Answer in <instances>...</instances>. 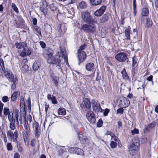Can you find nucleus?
Instances as JSON below:
<instances>
[{
  "label": "nucleus",
  "instance_id": "1",
  "mask_svg": "<svg viewBox=\"0 0 158 158\" xmlns=\"http://www.w3.org/2000/svg\"><path fill=\"white\" fill-rule=\"evenodd\" d=\"M64 59V61L67 60V57L65 50L60 48V51L57 52V55L51 57H48V63L50 64L57 65L58 69L60 67L59 64L61 61Z\"/></svg>",
  "mask_w": 158,
  "mask_h": 158
},
{
  "label": "nucleus",
  "instance_id": "2",
  "mask_svg": "<svg viewBox=\"0 0 158 158\" xmlns=\"http://www.w3.org/2000/svg\"><path fill=\"white\" fill-rule=\"evenodd\" d=\"M22 110H20V113L17 109H15L14 112L15 117L16 119L17 124L19 126V124H21L22 123L23 119H25L26 112L25 108L23 109Z\"/></svg>",
  "mask_w": 158,
  "mask_h": 158
},
{
  "label": "nucleus",
  "instance_id": "3",
  "mask_svg": "<svg viewBox=\"0 0 158 158\" xmlns=\"http://www.w3.org/2000/svg\"><path fill=\"white\" fill-rule=\"evenodd\" d=\"M95 23H90L83 25L82 30L85 33H94L96 32V26L94 24Z\"/></svg>",
  "mask_w": 158,
  "mask_h": 158
},
{
  "label": "nucleus",
  "instance_id": "4",
  "mask_svg": "<svg viewBox=\"0 0 158 158\" xmlns=\"http://www.w3.org/2000/svg\"><path fill=\"white\" fill-rule=\"evenodd\" d=\"M82 18L85 23L91 22L93 23H97V21L94 20H92L91 17L90 13L87 11L85 10L81 13Z\"/></svg>",
  "mask_w": 158,
  "mask_h": 158
},
{
  "label": "nucleus",
  "instance_id": "5",
  "mask_svg": "<svg viewBox=\"0 0 158 158\" xmlns=\"http://www.w3.org/2000/svg\"><path fill=\"white\" fill-rule=\"evenodd\" d=\"M115 58L119 62H123L126 61L128 62L129 60L127 58V54L123 52H121L115 56Z\"/></svg>",
  "mask_w": 158,
  "mask_h": 158
},
{
  "label": "nucleus",
  "instance_id": "6",
  "mask_svg": "<svg viewBox=\"0 0 158 158\" xmlns=\"http://www.w3.org/2000/svg\"><path fill=\"white\" fill-rule=\"evenodd\" d=\"M5 76L8 79L10 82H13V84L11 85V89H15L16 85L18 83L17 78L13 75L11 72H10L8 74L6 75Z\"/></svg>",
  "mask_w": 158,
  "mask_h": 158
},
{
  "label": "nucleus",
  "instance_id": "7",
  "mask_svg": "<svg viewBox=\"0 0 158 158\" xmlns=\"http://www.w3.org/2000/svg\"><path fill=\"white\" fill-rule=\"evenodd\" d=\"M7 134L8 139L13 140L14 142H17V138L19 135L17 131L16 130L13 133L11 130H10L7 131Z\"/></svg>",
  "mask_w": 158,
  "mask_h": 158
},
{
  "label": "nucleus",
  "instance_id": "8",
  "mask_svg": "<svg viewBox=\"0 0 158 158\" xmlns=\"http://www.w3.org/2000/svg\"><path fill=\"white\" fill-rule=\"evenodd\" d=\"M140 144L139 142H136L135 144L131 145L129 148V152L130 155L134 156L136 154Z\"/></svg>",
  "mask_w": 158,
  "mask_h": 158
},
{
  "label": "nucleus",
  "instance_id": "9",
  "mask_svg": "<svg viewBox=\"0 0 158 158\" xmlns=\"http://www.w3.org/2000/svg\"><path fill=\"white\" fill-rule=\"evenodd\" d=\"M80 106L83 110H86V108L90 109L91 107V105L90 101L87 98H84L83 103L81 104Z\"/></svg>",
  "mask_w": 158,
  "mask_h": 158
},
{
  "label": "nucleus",
  "instance_id": "10",
  "mask_svg": "<svg viewBox=\"0 0 158 158\" xmlns=\"http://www.w3.org/2000/svg\"><path fill=\"white\" fill-rule=\"evenodd\" d=\"M86 117L91 123L93 124L95 123L96 121L95 115L92 111H88L86 114Z\"/></svg>",
  "mask_w": 158,
  "mask_h": 158
},
{
  "label": "nucleus",
  "instance_id": "11",
  "mask_svg": "<svg viewBox=\"0 0 158 158\" xmlns=\"http://www.w3.org/2000/svg\"><path fill=\"white\" fill-rule=\"evenodd\" d=\"M25 132L23 133V135L24 141L25 142H26V140H27V134L29 133L30 130V127L29 126L28 122L27 121H25V123L24 124Z\"/></svg>",
  "mask_w": 158,
  "mask_h": 158
},
{
  "label": "nucleus",
  "instance_id": "12",
  "mask_svg": "<svg viewBox=\"0 0 158 158\" xmlns=\"http://www.w3.org/2000/svg\"><path fill=\"white\" fill-rule=\"evenodd\" d=\"M129 104L130 101L127 98L122 97L120 98L119 105L120 107L126 108L129 106Z\"/></svg>",
  "mask_w": 158,
  "mask_h": 158
},
{
  "label": "nucleus",
  "instance_id": "13",
  "mask_svg": "<svg viewBox=\"0 0 158 158\" xmlns=\"http://www.w3.org/2000/svg\"><path fill=\"white\" fill-rule=\"evenodd\" d=\"M78 57L79 61V65L80 63L84 61L86 59V54L85 52H77Z\"/></svg>",
  "mask_w": 158,
  "mask_h": 158
},
{
  "label": "nucleus",
  "instance_id": "14",
  "mask_svg": "<svg viewBox=\"0 0 158 158\" xmlns=\"http://www.w3.org/2000/svg\"><path fill=\"white\" fill-rule=\"evenodd\" d=\"M31 53V51L27 47H26L23 49L19 55L21 57H23L26 56L27 55L29 56Z\"/></svg>",
  "mask_w": 158,
  "mask_h": 158
},
{
  "label": "nucleus",
  "instance_id": "15",
  "mask_svg": "<svg viewBox=\"0 0 158 158\" xmlns=\"http://www.w3.org/2000/svg\"><path fill=\"white\" fill-rule=\"evenodd\" d=\"M57 30L60 34H64L66 30L65 24L64 23L59 24L57 26Z\"/></svg>",
  "mask_w": 158,
  "mask_h": 158
},
{
  "label": "nucleus",
  "instance_id": "16",
  "mask_svg": "<svg viewBox=\"0 0 158 158\" xmlns=\"http://www.w3.org/2000/svg\"><path fill=\"white\" fill-rule=\"evenodd\" d=\"M106 7L105 6H102L100 8L97 10L95 13L94 15L97 16H101L104 12Z\"/></svg>",
  "mask_w": 158,
  "mask_h": 158
},
{
  "label": "nucleus",
  "instance_id": "17",
  "mask_svg": "<svg viewBox=\"0 0 158 158\" xmlns=\"http://www.w3.org/2000/svg\"><path fill=\"white\" fill-rule=\"evenodd\" d=\"M78 137L79 140L82 143H85L88 141V139L84 134L79 133Z\"/></svg>",
  "mask_w": 158,
  "mask_h": 158
},
{
  "label": "nucleus",
  "instance_id": "18",
  "mask_svg": "<svg viewBox=\"0 0 158 158\" xmlns=\"http://www.w3.org/2000/svg\"><path fill=\"white\" fill-rule=\"evenodd\" d=\"M0 65L2 67V71L5 74V76L10 73V71L8 70L7 69H5L4 61L2 59H0Z\"/></svg>",
  "mask_w": 158,
  "mask_h": 158
},
{
  "label": "nucleus",
  "instance_id": "19",
  "mask_svg": "<svg viewBox=\"0 0 158 158\" xmlns=\"http://www.w3.org/2000/svg\"><path fill=\"white\" fill-rule=\"evenodd\" d=\"M15 23L18 28H20L24 25V22L22 18L19 17L17 21H16Z\"/></svg>",
  "mask_w": 158,
  "mask_h": 158
},
{
  "label": "nucleus",
  "instance_id": "20",
  "mask_svg": "<svg viewBox=\"0 0 158 158\" xmlns=\"http://www.w3.org/2000/svg\"><path fill=\"white\" fill-rule=\"evenodd\" d=\"M47 98L49 100H51L53 104H56L57 103L56 97L53 95L48 94L47 95Z\"/></svg>",
  "mask_w": 158,
  "mask_h": 158
},
{
  "label": "nucleus",
  "instance_id": "21",
  "mask_svg": "<svg viewBox=\"0 0 158 158\" xmlns=\"http://www.w3.org/2000/svg\"><path fill=\"white\" fill-rule=\"evenodd\" d=\"M35 129V137L37 138H38L40 135V129L39 126V124L37 123H36Z\"/></svg>",
  "mask_w": 158,
  "mask_h": 158
},
{
  "label": "nucleus",
  "instance_id": "22",
  "mask_svg": "<svg viewBox=\"0 0 158 158\" xmlns=\"http://www.w3.org/2000/svg\"><path fill=\"white\" fill-rule=\"evenodd\" d=\"M110 15L109 13H106L103 16L100 20V22L101 23H104L107 22L109 19Z\"/></svg>",
  "mask_w": 158,
  "mask_h": 158
},
{
  "label": "nucleus",
  "instance_id": "23",
  "mask_svg": "<svg viewBox=\"0 0 158 158\" xmlns=\"http://www.w3.org/2000/svg\"><path fill=\"white\" fill-rule=\"evenodd\" d=\"M27 44L25 42L16 43H15V46L19 49L24 48L27 47Z\"/></svg>",
  "mask_w": 158,
  "mask_h": 158
},
{
  "label": "nucleus",
  "instance_id": "24",
  "mask_svg": "<svg viewBox=\"0 0 158 158\" xmlns=\"http://www.w3.org/2000/svg\"><path fill=\"white\" fill-rule=\"evenodd\" d=\"M93 108L94 111L95 112H100L102 111V109L101 108L99 104L97 103L96 105L93 106Z\"/></svg>",
  "mask_w": 158,
  "mask_h": 158
},
{
  "label": "nucleus",
  "instance_id": "25",
  "mask_svg": "<svg viewBox=\"0 0 158 158\" xmlns=\"http://www.w3.org/2000/svg\"><path fill=\"white\" fill-rule=\"evenodd\" d=\"M94 66L93 63H89L86 65L85 67L87 70L91 71L93 69Z\"/></svg>",
  "mask_w": 158,
  "mask_h": 158
},
{
  "label": "nucleus",
  "instance_id": "26",
  "mask_svg": "<svg viewBox=\"0 0 158 158\" xmlns=\"http://www.w3.org/2000/svg\"><path fill=\"white\" fill-rule=\"evenodd\" d=\"M42 4L43 6V7L42 6L40 9L42 12L44 13H45V12L46 11V8L48 6V4L45 1H42Z\"/></svg>",
  "mask_w": 158,
  "mask_h": 158
},
{
  "label": "nucleus",
  "instance_id": "27",
  "mask_svg": "<svg viewBox=\"0 0 158 158\" xmlns=\"http://www.w3.org/2000/svg\"><path fill=\"white\" fill-rule=\"evenodd\" d=\"M156 124V122L155 121H153L147 126L145 129L147 131H149L152 128L155 127Z\"/></svg>",
  "mask_w": 158,
  "mask_h": 158
},
{
  "label": "nucleus",
  "instance_id": "28",
  "mask_svg": "<svg viewBox=\"0 0 158 158\" xmlns=\"http://www.w3.org/2000/svg\"><path fill=\"white\" fill-rule=\"evenodd\" d=\"M45 27L44 30L45 32L46 33L50 34L52 32V28L51 26L50 25L47 24L45 26Z\"/></svg>",
  "mask_w": 158,
  "mask_h": 158
},
{
  "label": "nucleus",
  "instance_id": "29",
  "mask_svg": "<svg viewBox=\"0 0 158 158\" xmlns=\"http://www.w3.org/2000/svg\"><path fill=\"white\" fill-rule=\"evenodd\" d=\"M73 149L76 152L78 155H83V151L81 149L77 148H73L71 149Z\"/></svg>",
  "mask_w": 158,
  "mask_h": 158
},
{
  "label": "nucleus",
  "instance_id": "30",
  "mask_svg": "<svg viewBox=\"0 0 158 158\" xmlns=\"http://www.w3.org/2000/svg\"><path fill=\"white\" fill-rule=\"evenodd\" d=\"M92 5L94 6L98 5L100 4L102 0H89Z\"/></svg>",
  "mask_w": 158,
  "mask_h": 158
},
{
  "label": "nucleus",
  "instance_id": "31",
  "mask_svg": "<svg viewBox=\"0 0 158 158\" xmlns=\"http://www.w3.org/2000/svg\"><path fill=\"white\" fill-rule=\"evenodd\" d=\"M146 27L148 28H151L152 24V20L149 18H146Z\"/></svg>",
  "mask_w": 158,
  "mask_h": 158
},
{
  "label": "nucleus",
  "instance_id": "32",
  "mask_svg": "<svg viewBox=\"0 0 158 158\" xmlns=\"http://www.w3.org/2000/svg\"><path fill=\"white\" fill-rule=\"evenodd\" d=\"M121 73L124 79L127 80L129 78V77L126 72V70L124 68L121 72Z\"/></svg>",
  "mask_w": 158,
  "mask_h": 158
},
{
  "label": "nucleus",
  "instance_id": "33",
  "mask_svg": "<svg viewBox=\"0 0 158 158\" xmlns=\"http://www.w3.org/2000/svg\"><path fill=\"white\" fill-rule=\"evenodd\" d=\"M125 37L128 40H130V30L129 28L126 29L125 31Z\"/></svg>",
  "mask_w": 158,
  "mask_h": 158
},
{
  "label": "nucleus",
  "instance_id": "34",
  "mask_svg": "<svg viewBox=\"0 0 158 158\" xmlns=\"http://www.w3.org/2000/svg\"><path fill=\"white\" fill-rule=\"evenodd\" d=\"M50 76L52 79V81H54L56 86L57 87L58 85V78L56 76L53 77L52 75H50Z\"/></svg>",
  "mask_w": 158,
  "mask_h": 158
},
{
  "label": "nucleus",
  "instance_id": "35",
  "mask_svg": "<svg viewBox=\"0 0 158 158\" xmlns=\"http://www.w3.org/2000/svg\"><path fill=\"white\" fill-rule=\"evenodd\" d=\"M148 13V8H144L143 9L142 13V15L143 16H147Z\"/></svg>",
  "mask_w": 158,
  "mask_h": 158
},
{
  "label": "nucleus",
  "instance_id": "36",
  "mask_svg": "<svg viewBox=\"0 0 158 158\" xmlns=\"http://www.w3.org/2000/svg\"><path fill=\"white\" fill-rule=\"evenodd\" d=\"M133 13L134 16L136 15V0H133Z\"/></svg>",
  "mask_w": 158,
  "mask_h": 158
},
{
  "label": "nucleus",
  "instance_id": "37",
  "mask_svg": "<svg viewBox=\"0 0 158 158\" xmlns=\"http://www.w3.org/2000/svg\"><path fill=\"white\" fill-rule=\"evenodd\" d=\"M40 65L39 63L35 62L33 64L32 68L35 71L38 70L39 68Z\"/></svg>",
  "mask_w": 158,
  "mask_h": 158
},
{
  "label": "nucleus",
  "instance_id": "38",
  "mask_svg": "<svg viewBox=\"0 0 158 158\" xmlns=\"http://www.w3.org/2000/svg\"><path fill=\"white\" fill-rule=\"evenodd\" d=\"M18 95V92H15L13 93L11 97V100L12 102H14L17 99Z\"/></svg>",
  "mask_w": 158,
  "mask_h": 158
},
{
  "label": "nucleus",
  "instance_id": "39",
  "mask_svg": "<svg viewBox=\"0 0 158 158\" xmlns=\"http://www.w3.org/2000/svg\"><path fill=\"white\" fill-rule=\"evenodd\" d=\"M58 113L59 115H64L66 114V111L64 108H60L58 110Z\"/></svg>",
  "mask_w": 158,
  "mask_h": 158
},
{
  "label": "nucleus",
  "instance_id": "40",
  "mask_svg": "<svg viewBox=\"0 0 158 158\" xmlns=\"http://www.w3.org/2000/svg\"><path fill=\"white\" fill-rule=\"evenodd\" d=\"M87 4L85 2H81L79 3V7L81 9H85L87 7Z\"/></svg>",
  "mask_w": 158,
  "mask_h": 158
},
{
  "label": "nucleus",
  "instance_id": "41",
  "mask_svg": "<svg viewBox=\"0 0 158 158\" xmlns=\"http://www.w3.org/2000/svg\"><path fill=\"white\" fill-rule=\"evenodd\" d=\"M53 54V51L51 49L48 48L47 50V52L46 53V55L48 57H51L52 56Z\"/></svg>",
  "mask_w": 158,
  "mask_h": 158
},
{
  "label": "nucleus",
  "instance_id": "42",
  "mask_svg": "<svg viewBox=\"0 0 158 158\" xmlns=\"http://www.w3.org/2000/svg\"><path fill=\"white\" fill-rule=\"evenodd\" d=\"M29 69V67L28 65L27 64H24L23 65L21 69V70L23 73H25Z\"/></svg>",
  "mask_w": 158,
  "mask_h": 158
},
{
  "label": "nucleus",
  "instance_id": "43",
  "mask_svg": "<svg viewBox=\"0 0 158 158\" xmlns=\"http://www.w3.org/2000/svg\"><path fill=\"white\" fill-rule=\"evenodd\" d=\"M34 28L35 31L40 36H42L41 29L37 26H35Z\"/></svg>",
  "mask_w": 158,
  "mask_h": 158
},
{
  "label": "nucleus",
  "instance_id": "44",
  "mask_svg": "<svg viewBox=\"0 0 158 158\" xmlns=\"http://www.w3.org/2000/svg\"><path fill=\"white\" fill-rule=\"evenodd\" d=\"M109 132L111 133V134H110L112 137L111 140H113L117 142L119 141L118 138L115 136L113 133H112L111 132Z\"/></svg>",
  "mask_w": 158,
  "mask_h": 158
},
{
  "label": "nucleus",
  "instance_id": "45",
  "mask_svg": "<svg viewBox=\"0 0 158 158\" xmlns=\"http://www.w3.org/2000/svg\"><path fill=\"white\" fill-rule=\"evenodd\" d=\"M86 45L84 44L81 46L78 51L77 52H84L83 50L86 47Z\"/></svg>",
  "mask_w": 158,
  "mask_h": 158
},
{
  "label": "nucleus",
  "instance_id": "46",
  "mask_svg": "<svg viewBox=\"0 0 158 158\" xmlns=\"http://www.w3.org/2000/svg\"><path fill=\"white\" fill-rule=\"evenodd\" d=\"M15 122L10 123V128L12 130H14L15 128Z\"/></svg>",
  "mask_w": 158,
  "mask_h": 158
},
{
  "label": "nucleus",
  "instance_id": "47",
  "mask_svg": "<svg viewBox=\"0 0 158 158\" xmlns=\"http://www.w3.org/2000/svg\"><path fill=\"white\" fill-rule=\"evenodd\" d=\"M110 146L112 148H115L117 146V143L113 141H112L111 142Z\"/></svg>",
  "mask_w": 158,
  "mask_h": 158
},
{
  "label": "nucleus",
  "instance_id": "48",
  "mask_svg": "<svg viewBox=\"0 0 158 158\" xmlns=\"http://www.w3.org/2000/svg\"><path fill=\"white\" fill-rule=\"evenodd\" d=\"M50 9L53 11H55L57 9V7L54 4H52L50 6Z\"/></svg>",
  "mask_w": 158,
  "mask_h": 158
},
{
  "label": "nucleus",
  "instance_id": "49",
  "mask_svg": "<svg viewBox=\"0 0 158 158\" xmlns=\"http://www.w3.org/2000/svg\"><path fill=\"white\" fill-rule=\"evenodd\" d=\"M3 112L4 114L6 115L10 114L9 108L5 107L3 109Z\"/></svg>",
  "mask_w": 158,
  "mask_h": 158
},
{
  "label": "nucleus",
  "instance_id": "50",
  "mask_svg": "<svg viewBox=\"0 0 158 158\" xmlns=\"http://www.w3.org/2000/svg\"><path fill=\"white\" fill-rule=\"evenodd\" d=\"M6 147L8 151H11L12 150L13 147L10 143H7Z\"/></svg>",
  "mask_w": 158,
  "mask_h": 158
},
{
  "label": "nucleus",
  "instance_id": "51",
  "mask_svg": "<svg viewBox=\"0 0 158 158\" xmlns=\"http://www.w3.org/2000/svg\"><path fill=\"white\" fill-rule=\"evenodd\" d=\"M12 8L15 12L16 13L19 12L18 9L14 3L12 4Z\"/></svg>",
  "mask_w": 158,
  "mask_h": 158
},
{
  "label": "nucleus",
  "instance_id": "52",
  "mask_svg": "<svg viewBox=\"0 0 158 158\" xmlns=\"http://www.w3.org/2000/svg\"><path fill=\"white\" fill-rule=\"evenodd\" d=\"M9 98L7 96H4L2 98V101L4 102H6L9 101Z\"/></svg>",
  "mask_w": 158,
  "mask_h": 158
},
{
  "label": "nucleus",
  "instance_id": "53",
  "mask_svg": "<svg viewBox=\"0 0 158 158\" xmlns=\"http://www.w3.org/2000/svg\"><path fill=\"white\" fill-rule=\"evenodd\" d=\"M102 121L101 119H99L98 122L97 123V125L98 127H101L102 126Z\"/></svg>",
  "mask_w": 158,
  "mask_h": 158
},
{
  "label": "nucleus",
  "instance_id": "54",
  "mask_svg": "<svg viewBox=\"0 0 158 158\" xmlns=\"http://www.w3.org/2000/svg\"><path fill=\"white\" fill-rule=\"evenodd\" d=\"M139 130L136 128H135L133 130L131 131V133L132 135L138 134L139 133Z\"/></svg>",
  "mask_w": 158,
  "mask_h": 158
},
{
  "label": "nucleus",
  "instance_id": "55",
  "mask_svg": "<svg viewBox=\"0 0 158 158\" xmlns=\"http://www.w3.org/2000/svg\"><path fill=\"white\" fill-rule=\"evenodd\" d=\"M4 104L1 102L0 103V116L2 117V111L3 108Z\"/></svg>",
  "mask_w": 158,
  "mask_h": 158
},
{
  "label": "nucleus",
  "instance_id": "56",
  "mask_svg": "<svg viewBox=\"0 0 158 158\" xmlns=\"http://www.w3.org/2000/svg\"><path fill=\"white\" fill-rule=\"evenodd\" d=\"M64 152L65 151L64 149L62 148H60V149H59L58 150L57 152L59 155H61L63 153H64Z\"/></svg>",
  "mask_w": 158,
  "mask_h": 158
},
{
  "label": "nucleus",
  "instance_id": "57",
  "mask_svg": "<svg viewBox=\"0 0 158 158\" xmlns=\"http://www.w3.org/2000/svg\"><path fill=\"white\" fill-rule=\"evenodd\" d=\"M35 139H32L31 142V146L33 147L35 146Z\"/></svg>",
  "mask_w": 158,
  "mask_h": 158
},
{
  "label": "nucleus",
  "instance_id": "58",
  "mask_svg": "<svg viewBox=\"0 0 158 158\" xmlns=\"http://www.w3.org/2000/svg\"><path fill=\"white\" fill-rule=\"evenodd\" d=\"M27 63V58L23 59L21 62V64L22 65L25 64Z\"/></svg>",
  "mask_w": 158,
  "mask_h": 158
},
{
  "label": "nucleus",
  "instance_id": "59",
  "mask_svg": "<svg viewBox=\"0 0 158 158\" xmlns=\"http://www.w3.org/2000/svg\"><path fill=\"white\" fill-rule=\"evenodd\" d=\"M40 45L41 46V47L42 48H44L46 46V44L43 41H40Z\"/></svg>",
  "mask_w": 158,
  "mask_h": 158
},
{
  "label": "nucleus",
  "instance_id": "60",
  "mask_svg": "<svg viewBox=\"0 0 158 158\" xmlns=\"http://www.w3.org/2000/svg\"><path fill=\"white\" fill-rule=\"evenodd\" d=\"M123 112V109L122 108H120L117 110V112L118 113L122 114Z\"/></svg>",
  "mask_w": 158,
  "mask_h": 158
},
{
  "label": "nucleus",
  "instance_id": "61",
  "mask_svg": "<svg viewBox=\"0 0 158 158\" xmlns=\"http://www.w3.org/2000/svg\"><path fill=\"white\" fill-rule=\"evenodd\" d=\"M110 110L108 109H106L103 115L104 116H106L107 115L108 113L109 112Z\"/></svg>",
  "mask_w": 158,
  "mask_h": 158
},
{
  "label": "nucleus",
  "instance_id": "62",
  "mask_svg": "<svg viewBox=\"0 0 158 158\" xmlns=\"http://www.w3.org/2000/svg\"><path fill=\"white\" fill-rule=\"evenodd\" d=\"M20 102L21 104H22L24 105V98L22 96H21L20 97Z\"/></svg>",
  "mask_w": 158,
  "mask_h": 158
},
{
  "label": "nucleus",
  "instance_id": "63",
  "mask_svg": "<svg viewBox=\"0 0 158 158\" xmlns=\"http://www.w3.org/2000/svg\"><path fill=\"white\" fill-rule=\"evenodd\" d=\"M137 62L136 60L135 59V57L133 58L132 59V67H134L136 63Z\"/></svg>",
  "mask_w": 158,
  "mask_h": 158
},
{
  "label": "nucleus",
  "instance_id": "64",
  "mask_svg": "<svg viewBox=\"0 0 158 158\" xmlns=\"http://www.w3.org/2000/svg\"><path fill=\"white\" fill-rule=\"evenodd\" d=\"M37 19L35 18H34L32 20V23H33V24L35 26H36V24L37 23Z\"/></svg>",
  "mask_w": 158,
  "mask_h": 158
}]
</instances>
